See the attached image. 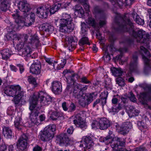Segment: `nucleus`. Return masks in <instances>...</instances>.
<instances>
[{
	"label": "nucleus",
	"mask_w": 151,
	"mask_h": 151,
	"mask_svg": "<svg viewBox=\"0 0 151 151\" xmlns=\"http://www.w3.org/2000/svg\"><path fill=\"white\" fill-rule=\"evenodd\" d=\"M115 22L117 26V28H115L116 31L127 32L135 39L138 42L142 43L144 46L148 47L149 43V35L142 30L135 31L134 30L133 23L129 19L122 17L118 15L115 18Z\"/></svg>",
	"instance_id": "nucleus-1"
},
{
	"label": "nucleus",
	"mask_w": 151,
	"mask_h": 151,
	"mask_svg": "<svg viewBox=\"0 0 151 151\" xmlns=\"http://www.w3.org/2000/svg\"><path fill=\"white\" fill-rule=\"evenodd\" d=\"M12 16L15 19V24L14 25V29L16 30L19 29L24 26H29L34 22L28 18L26 19L27 17L20 16L19 12L12 14Z\"/></svg>",
	"instance_id": "nucleus-2"
},
{
	"label": "nucleus",
	"mask_w": 151,
	"mask_h": 151,
	"mask_svg": "<svg viewBox=\"0 0 151 151\" xmlns=\"http://www.w3.org/2000/svg\"><path fill=\"white\" fill-rule=\"evenodd\" d=\"M37 102V98L35 95H33L30 100V105L29 109L31 111V112L29 113V119L33 123L37 119L39 114L40 113V109L35 108Z\"/></svg>",
	"instance_id": "nucleus-3"
},
{
	"label": "nucleus",
	"mask_w": 151,
	"mask_h": 151,
	"mask_svg": "<svg viewBox=\"0 0 151 151\" xmlns=\"http://www.w3.org/2000/svg\"><path fill=\"white\" fill-rule=\"evenodd\" d=\"M56 130V127L54 124L49 125L44 128L40 134V138L44 142L48 141L54 137V132Z\"/></svg>",
	"instance_id": "nucleus-4"
},
{
	"label": "nucleus",
	"mask_w": 151,
	"mask_h": 151,
	"mask_svg": "<svg viewBox=\"0 0 151 151\" xmlns=\"http://www.w3.org/2000/svg\"><path fill=\"white\" fill-rule=\"evenodd\" d=\"M146 92L141 93L140 96V99L143 104L147 106V108L151 110V86L145 85L144 87Z\"/></svg>",
	"instance_id": "nucleus-5"
},
{
	"label": "nucleus",
	"mask_w": 151,
	"mask_h": 151,
	"mask_svg": "<svg viewBox=\"0 0 151 151\" xmlns=\"http://www.w3.org/2000/svg\"><path fill=\"white\" fill-rule=\"evenodd\" d=\"M139 52L142 55V58L144 60L145 63L144 72L147 74L151 70V61L146 58L147 57H149L150 56V52L147 50L143 46L140 47Z\"/></svg>",
	"instance_id": "nucleus-6"
},
{
	"label": "nucleus",
	"mask_w": 151,
	"mask_h": 151,
	"mask_svg": "<svg viewBox=\"0 0 151 151\" xmlns=\"http://www.w3.org/2000/svg\"><path fill=\"white\" fill-rule=\"evenodd\" d=\"M97 95L96 92L85 93L78 101V103L82 107H86L96 99Z\"/></svg>",
	"instance_id": "nucleus-7"
},
{
	"label": "nucleus",
	"mask_w": 151,
	"mask_h": 151,
	"mask_svg": "<svg viewBox=\"0 0 151 151\" xmlns=\"http://www.w3.org/2000/svg\"><path fill=\"white\" fill-rule=\"evenodd\" d=\"M60 31L62 32L69 33L73 30L74 24L70 21L61 19L60 20Z\"/></svg>",
	"instance_id": "nucleus-8"
},
{
	"label": "nucleus",
	"mask_w": 151,
	"mask_h": 151,
	"mask_svg": "<svg viewBox=\"0 0 151 151\" xmlns=\"http://www.w3.org/2000/svg\"><path fill=\"white\" fill-rule=\"evenodd\" d=\"M30 136L28 134H23L20 137L17 143V148L23 150L27 149L28 142L29 141Z\"/></svg>",
	"instance_id": "nucleus-9"
},
{
	"label": "nucleus",
	"mask_w": 151,
	"mask_h": 151,
	"mask_svg": "<svg viewBox=\"0 0 151 151\" xmlns=\"http://www.w3.org/2000/svg\"><path fill=\"white\" fill-rule=\"evenodd\" d=\"M19 1L17 6L18 9L23 12V16L27 17L28 15L27 13L31 9L29 4L26 0H17Z\"/></svg>",
	"instance_id": "nucleus-10"
},
{
	"label": "nucleus",
	"mask_w": 151,
	"mask_h": 151,
	"mask_svg": "<svg viewBox=\"0 0 151 151\" xmlns=\"http://www.w3.org/2000/svg\"><path fill=\"white\" fill-rule=\"evenodd\" d=\"M112 141L111 146L114 150L116 151H120L119 147L124 146L125 143V141L124 139L117 136L114 137Z\"/></svg>",
	"instance_id": "nucleus-11"
},
{
	"label": "nucleus",
	"mask_w": 151,
	"mask_h": 151,
	"mask_svg": "<svg viewBox=\"0 0 151 151\" xmlns=\"http://www.w3.org/2000/svg\"><path fill=\"white\" fill-rule=\"evenodd\" d=\"M35 95L37 97L38 100V98H40V103L42 105H48L52 102V98L49 95H47L42 91L40 92L37 95Z\"/></svg>",
	"instance_id": "nucleus-12"
},
{
	"label": "nucleus",
	"mask_w": 151,
	"mask_h": 151,
	"mask_svg": "<svg viewBox=\"0 0 151 151\" xmlns=\"http://www.w3.org/2000/svg\"><path fill=\"white\" fill-rule=\"evenodd\" d=\"M21 89V87L19 85L8 86L4 88V93L8 96L13 97L15 94H18Z\"/></svg>",
	"instance_id": "nucleus-13"
},
{
	"label": "nucleus",
	"mask_w": 151,
	"mask_h": 151,
	"mask_svg": "<svg viewBox=\"0 0 151 151\" xmlns=\"http://www.w3.org/2000/svg\"><path fill=\"white\" fill-rule=\"evenodd\" d=\"M79 146L81 147H83L84 151L89 149L93 146V143L91 138L89 136H85L83 137Z\"/></svg>",
	"instance_id": "nucleus-14"
},
{
	"label": "nucleus",
	"mask_w": 151,
	"mask_h": 151,
	"mask_svg": "<svg viewBox=\"0 0 151 151\" xmlns=\"http://www.w3.org/2000/svg\"><path fill=\"white\" fill-rule=\"evenodd\" d=\"M80 85L79 84L75 83H73V89L72 91V96L78 101L85 94L79 89Z\"/></svg>",
	"instance_id": "nucleus-15"
},
{
	"label": "nucleus",
	"mask_w": 151,
	"mask_h": 151,
	"mask_svg": "<svg viewBox=\"0 0 151 151\" xmlns=\"http://www.w3.org/2000/svg\"><path fill=\"white\" fill-rule=\"evenodd\" d=\"M115 48L112 44L108 46L106 48L105 47H103V50L104 51V55L103 58L105 61L107 62L109 61L111 59L108 50L111 52L113 51H115Z\"/></svg>",
	"instance_id": "nucleus-16"
},
{
	"label": "nucleus",
	"mask_w": 151,
	"mask_h": 151,
	"mask_svg": "<svg viewBox=\"0 0 151 151\" xmlns=\"http://www.w3.org/2000/svg\"><path fill=\"white\" fill-rule=\"evenodd\" d=\"M49 12L48 7L40 6L37 8L36 13L37 16L40 18H46L47 17Z\"/></svg>",
	"instance_id": "nucleus-17"
},
{
	"label": "nucleus",
	"mask_w": 151,
	"mask_h": 151,
	"mask_svg": "<svg viewBox=\"0 0 151 151\" xmlns=\"http://www.w3.org/2000/svg\"><path fill=\"white\" fill-rule=\"evenodd\" d=\"M41 65L40 62L37 61L33 63L30 67V72L35 75H39L41 73Z\"/></svg>",
	"instance_id": "nucleus-18"
},
{
	"label": "nucleus",
	"mask_w": 151,
	"mask_h": 151,
	"mask_svg": "<svg viewBox=\"0 0 151 151\" xmlns=\"http://www.w3.org/2000/svg\"><path fill=\"white\" fill-rule=\"evenodd\" d=\"M138 59L137 56L136 54L133 55L132 58L130 63L129 69L130 71L128 73V75L130 76L132 72L136 70L137 68Z\"/></svg>",
	"instance_id": "nucleus-19"
},
{
	"label": "nucleus",
	"mask_w": 151,
	"mask_h": 151,
	"mask_svg": "<svg viewBox=\"0 0 151 151\" xmlns=\"http://www.w3.org/2000/svg\"><path fill=\"white\" fill-rule=\"evenodd\" d=\"M57 140L60 143H63L65 145L70 144V140L67 134L66 133L61 134L57 137Z\"/></svg>",
	"instance_id": "nucleus-20"
},
{
	"label": "nucleus",
	"mask_w": 151,
	"mask_h": 151,
	"mask_svg": "<svg viewBox=\"0 0 151 151\" xmlns=\"http://www.w3.org/2000/svg\"><path fill=\"white\" fill-rule=\"evenodd\" d=\"M52 90L56 95H58L62 91V87L61 83L59 82L54 81L53 82Z\"/></svg>",
	"instance_id": "nucleus-21"
},
{
	"label": "nucleus",
	"mask_w": 151,
	"mask_h": 151,
	"mask_svg": "<svg viewBox=\"0 0 151 151\" xmlns=\"http://www.w3.org/2000/svg\"><path fill=\"white\" fill-rule=\"evenodd\" d=\"M99 128L101 130L106 129L110 126L109 120L105 117L101 118L99 121Z\"/></svg>",
	"instance_id": "nucleus-22"
},
{
	"label": "nucleus",
	"mask_w": 151,
	"mask_h": 151,
	"mask_svg": "<svg viewBox=\"0 0 151 151\" xmlns=\"http://www.w3.org/2000/svg\"><path fill=\"white\" fill-rule=\"evenodd\" d=\"M32 52V50L29 46L27 45H25L24 47L22 49L20 52V55L23 57H31L30 54Z\"/></svg>",
	"instance_id": "nucleus-23"
},
{
	"label": "nucleus",
	"mask_w": 151,
	"mask_h": 151,
	"mask_svg": "<svg viewBox=\"0 0 151 151\" xmlns=\"http://www.w3.org/2000/svg\"><path fill=\"white\" fill-rule=\"evenodd\" d=\"M132 126L131 124L129 122L124 123L122 125L120 128V131L121 134L123 135L127 133L129 130L132 128Z\"/></svg>",
	"instance_id": "nucleus-24"
},
{
	"label": "nucleus",
	"mask_w": 151,
	"mask_h": 151,
	"mask_svg": "<svg viewBox=\"0 0 151 151\" xmlns=\"http://www.w3.org/2000/svg\"><path fill=\"white\" fill-rule=\"evenodd\" d=\"M131 17L133 18L134 21L138 24L143 25L144 24V20L141 19L137 13L133 11L131 14Z\"/></svg>",
	"instance_id": "nucleus-25"
},
{
	"label": "nucleus",
	"mask_w": 151,
	"mask_h": 151,
	"mask_svg": "<svg viewBox=\"0 0 151 151\" xmlns=\"http://www.w3.org/2000/svg\"><path fill=\"white\" fill-rule=\"evenodd\" d=\"M24 93L23 90L22 89L19 92L18 94L17 93L14 95V97L12 101L14 104H17L19 103L21 99L24 96Z\"/></svg>",
	"instance_id": "nucleus-26"
},
{
	"label": "nucleus",
	"mask_w": 151,
	"mask_h": 151,
	"mask_svg": "<svg viewBox=\"0 0 151 151\" xmlns=\"http://www.w3.org/2000/svg\"><path fill=\"white\" fill-rule=\"evenodd\" d=\"M68 46L69 47V48L70 47L73 49L75 48L77 45V43L78 40L76 37H70L68 38ZM69 50L70 49L69 48Z\"/></svg>",
	"instance_id": "nucleus-27"
},
{
	"label": "nucleus",
	"mask_w": 151,
	"mask_h": 151,
	"mask_svg": "<svg viewBox=\"0 0 151 151\" xmlns=\"http://www.w3.org/2000/svg\"><path fill=\"white\" fill-rule=\"evenodd\" d=\"M10 0H3L0 5V13L1 11L5 12L9 6Z\"/></svg>",
	"instance_id": "nucleus-28"
},
{
	"label": "nucleus",
	"mask_w": 151,
	"mask_h": 151,
	"mask_svg": "<svg viewBox=\"0 0 151 151\" xmlns=\"http://www.w3.org/2000/svg\"><path fill=\"white\" fill-rule=\"evenodd\" d=\"M16 37V39L17 40L20 42H23V43H25L28 40V36L26 34H17L15 35Z\"/></svg>",
	"instance_id": "nucleus-29"
},
{
	"label": "nucleus",
	"mask_w": 151,
	"mask_h": 151,
	"mask_svg": "<svg viewBox=\"0 0 151 151\" xmlns=\"http://www.w3.org/2000/svg\"><path fill=\"white\" fill-rule=\"evenodd\" d=\"M3 133L4 136L7 138H11L12 136V132L10 128L4 127L3 128Z\"/></svg>",
	"instance_id": "nucleus-30"
},
{
	"label": "nucleus",
	"mask_w": 151,
	"mask_h": 151,
	"mask_svg": "<svg viewBox=\"0 0 151 151\" xmlns=\"http://www.w3.org/2000/svg\"><path fill=\"white\" fill-rule=\"evenodd\" d=\"M53 27L47 23L42 24L41 29L43 31L52 32L53 30Z\"/></svg>",
	"instance_id": "nucleus-31"
},
{
	"label": "nucleus",
	"mask_w": 151,
	"mask_h": 151,
	"mask_svg": "<svg viewBox=\"0 0 151 151\" xmlns=\"http://www.w3.org/2000/svg\"><path fill=\"white\" fill-rule=\"evenodd\" d=\"M50 117L53 120H56L60 116V114L58 112L50 110L49 112Z\"/></svg>",
	"instance_id": "nucleus-32"
},
{
	"label": "nucleus",
	"mask_w": 151,
	"mask_h": 151,
	"mask_svg": "<svg viewBox=\"0 0 151 151\" xmlns=\"http://www.w3.org/2000/svg\"><path fill=\"white\" fill-rule=\"evenodd\" d=\"M112 74L115 76H118L122 75L123 71L120 68H113L111 69Z\"/></svg>",
	"instance_id": "nucleus-33"
},
{
	"label": "nucleus",
	"mask_w": 151,
	"mask_h": 151,
	"mask_svg": "<svg viewBox=\"0 0 151 151\" xmlns=\"http://www.w3.org/2000/svg\"><path fill=\"white\" fill-rule=\"evenodd\" d=\"M78 44L80 46H82L85 45H90V44L88 39L86 36H83L79 40Z\"/></svg>",
	"instance_id": "nucleus-34"
},
{
	"label": "nucleus",
	"mask_w": 151,
	"mask_h": 151,
	"mask_svg": "<svg viewBox=\"0 0 151 151\" xmlns=\"http://www.w3.org/2000/svg\"><path fill=\"white\" fill-rule=\"evenodd\" d=\"M1 54L3 59H7L11 55L10 52L8 49H4L1 51Z\"/></svg>",
	"instance_id": "nucleus-35"
},
{
	"label": "nucleus",
	"mask_w": 151,
	"mask_h": 151,
	"mask_svg": "<svg viewBox=\"0 0 151 151\" xmlns=\"http://www.w3.org/2000/svg\"><path fill=\"white\" fill-rule=\"evenodd\" d=\"M61 6V4L58 3L52 6L50 9L49 11L50 14H53L57 11L60 8Z\"/></svg>",
	"instance_id": "nucleus-36"
},
{
	"label": "nucleus",
	"mask_w": 151,
	"mask_h": 151,
	"mask_svg": "<svg viewBox=\"0 0 151 151\" xmlns=\"http://www.w3.org/2000/svg\"><path fill=\"white\" fill-rule=\"evenodd\" d=\"M75 1H77L78 3H80L83 6L84 9L86 11H88L89 10V6L87 3V0H74Z\"/></svg>",
	"instance_id": "nucleus-37"
},
{
	"label": "nucleus",
	"mask_w": 151,
	"mask_h": 151,
	"mask_svg": "<svg viewBox=\"0 0 151 151\" xmlns=\"http://www.w3.org/2000/svg\"><path fill=\"white\" fill-rule=\"evenodd\" d=\"M116 84L119 86L122 87L124 86L125 84V80L121 77H118L116 79Z\"/></svg>",
	"instance_id": "nucleus-38"
},
{
	"label": "nucleus",
	"mask_w": 151,
	"mask_h": 151,
	"mask_svg": "<svg viewBox=\"0 0 151 151\" xmlns=\"http://www.w3.org/2000/svg\"><path fill=\"white\" fill-rule=\"evenodd\" d=\"M130 110L129 112V116L130 115H131V117L132 116H136L138 115L139 113V111L135 109L133 107H130Z\"/></svg>",
	"instance_id": "nucleus-39"
},
{
	"label": "nucleus",
	"mask_w": 151,
	"mask_h": 151,
	"mask_svg": "<svg viewBox=\"0 0 151 151\" xmlns=\"http://www.w3.org/2000/svg\"><path fill=\"white\" fill-rule=\"evenodd\" d=\"M104 87L107 89H111V83L110 78H107L105 79L104 80Z\"/></svg>",
	"instance_id": "nucleus-40"
},
{
	"label": "nucleus",
	"mask_w": 151,
	"mask_h": 151,
	"mask_svg": "<svg viewBox=\"0 0 151 151\" xmlns=\"http://www.w3.org/2000/svg\"><path fill=\"white\" fill-rule=\"evenodd\" d=\"M81 32L82 36H86L87 35L86 26L85 23H82L81 24Z\"/></svg>",
	"instance_id": "nucleus-41"
},
{
	"label": "nucleus",
	"mask_w": 151,
	"mask_h": 151,
	"mask_svg": "<svg viewBox=\"0 0 151 151\" xmlns=\"http://www.w3.org/2000/svg\"><path fill=\"white\" fill-rule=\"evenodd\" d=\"M75 12H77L78 14H80L81 16L84 14V12L82 7L78 5L75 6L74 8Z\"/></svg>",
	"instance_id": "nucleus-42"
},
{
	"label": "nucleus",
	"mask_w": 151,
	"mask_h": 151,
	"mask_svg": "<svg viewBox=\"0 0 151 151\" xmlns=\"http://www.w3.org/2000/svg\"><path fill=\"white\" fill-rule=\"evenodd\" d=\"M73 122L74 124L76 125H77L78 123L82 122V118L80 116V114H79L76 115L74 118Z\"/></svg>",
	"instance_id": "nucleus-43"
},
{
	"label": "nucleus",
	"mask_w": 151,
	"mask_h": 151,
	"mask_svg": "<svg viewBox=\"0 0 151 151\" xmlns=\"http://www.w3.org/2000/svg\"><path fill=\"white\" fill-rule=\"evenodd\" d=\"M39 41L38 36L36 35L32 36L31 39V43L34 44L36 46L38 45L39 43Z\"/></svg>",
	"instance_id": "nucleus-44"
},
{
	"label": "nucleus",
	"mask_w": 151,
	"mask_h": 151,
	"mask_svg": "<svg viewBox=\"0 0 151 151\" xmlns=\"http://www.w3.org/2000/svg\"><path fill=\"white\" fill-rule=\"evenodd\" d=\"M39 119H38L37 118V119L35 120L34 124H36L37 125H39L41 123V122L45 120V116L44 114H41L39 117Z\"/></svg>",
	"instance_id": "nucleus-45"
},
{
	"label": "nucleus",
	"mask_w": 151,
	"mask_h": 151,
	"mask_svg": "<svg viewBox=\"0 0 151 151\" xmlns=\"http://www.w3.org/2000/svg\"><path fill=\"white\" fill-rule=\"evenodd\" d=\"M86 23L90 26L95 27L96 26V22L93 18L89 17L86 21Z\"/></svg>",
	"instance_id": "nucleus-46"
},
{
	"label": "nucleus",
	"mask_w": 151,
	"mask_h": 151,
	"mask_svg": "<svg viewBox=\"0 0 151 151\" xmlns=\"http://www.w3.org/2000/svg\"><path fill=\"white\" fill-rule=\"evenodd\" d=\"M21 118L20 117H18L17 118L16 120L14 122L15 127L18 129H21Z\"/></svg>",
	"instance_id": "nucleus-47"
},
{
	"label": "nucleus",
	"mask_w": 151,
	"mask_h": 151,
	"mask_svg": "<svg viewBox=\"0 0 151 151\" xmlns=\"http://www.w3.org/2000/svg\"><path fill=\"white\" fill-rule=\"evenodd\" d=\"M23 42H20L19 41L17 44L15 48L18 51H20V52L22 50V49L24 47L25 45H27V44L23 43Z\"/></svg>",
	"instance_id": "nucleus-48"
},
{
	"label": "nucleus",
	"mask_w": 151,
	"mask_h": 151,
	"mask_svg": "<svg viewBox=\"0 0 151 151\" xmlns=\"http://www.w3.org/2000/svg\"><path fill=\"white\" fill-rule=\"evenodd\" d=\"M93 12L95 14H100L103 13V11L99 6H96L94 7Z\"/></svg>",
	"instance_id": "nucleus-49"
},
{
	"label": "nucleus",
	"mask_w": 151,
	"mask_h": 151,
	"mask_svg": "<svg viewBox=\"0 0 151 151\" xmlns=\"http://www.w3.org/2000/svg\"><path fill=\"white\" fill-rule=\"evenodd\" d=\"M27 80L30 83L34 85L37 84L35 78L32 76H29L27 77Z\"/></svg>",
	"instance_id": "nucleus-50"
},
{
	"label": "nucleus",
	"mask_w": 151,
	"mask_h": 151,
	"mask_svg": "<svg viewBox=\"0 0 151 151\" xmlns=\"http://www.w3.org/2000/svg\"><path fill=\"white\" fill-rule=\"evenodd\" d=\"M77 127L80 128L83 130L86 129L87 126L86 123L83 121L78 123L77 125H76Z\"/></svg>",
	"instance_id": "nucleus-51"
},
{
	"label": "nucleus",
	"mask_w": 151,
	"mask_h": 151,
	"mask_svg": "<svg viewBox=\"0 0 151 151\" xmlns=\"http://www.w3.org/2000/svg\"><path fill=\"white\" fill-rule=\"evenodd\" d=\"M13 32H11L7 33L6 37L7 39L8 40H10L11 39H16V37H14L15 35H17V34H13Z\"/></svg>",
	"instance_id": "nucleus-52"
},
{
	"label": "nucleus",
	"mask_w": 151,
	"mask_h": 151,
	"mask_svg": "<svg viewBox=\"0 0 151 151\" xmlns=\"http://www.w3.org/2000/svg\"><path fill=\"white\" fill-rule=\"evenodd\" d=\"M62 19H65L66 20L70 21V22H72V19L71 18L70 15L66 13H63L62 14Z\"/></svg>",
	"instance_id": "nucleus-53"
},
{
	"label": "nucleus",
	"mask_w": 151,
	"mask_h": 151,
	"mask_svg": "<svg viewBox=\"0 0 151 151\" xmlns=\"http://www.w3.org/2000/svg\"><path fill=\"white\" fill-rule=\"evenodd\" d=\"M119 51L120 52V55H119L117 56L116 57V58H117V59L119 60H121L122 57L123 55L122 52H127V49L126 48L120 49H119Z\"/></svg>",
	"instance_id": "nucleus-54"
},
{
	"label": "nucleus",
	"mask_w": 151,
	"mask_h": 151,
	"mask_svg": "<svg viewBox=\"0 0 151 151\" xmlns=\"http://www.w3.org/2000/svg\"><path fill=\"white\" fill-rule=\"evenodd\" d=\"M128 96L129 98L131 101L133 102L136 101L137 99L132 92H130L129 93Z\"/></svg>",
	"instance_id": "nucleus-55"
},
{
	"label": "nucleus",
	"mask_w": 151,
	"mask_h": 151,
	"mask_svg": "<svg viewBox=\"0 0 151 151\" xmlns=\"http://www.w3.org/2000/svg\"><path fill=\"white\" fill-rule=\"evenodd\" d=\"M76 106L73 103H71L68 108V112H72L74 111L76 109Z\"/></svg>",
	"instance_id": "nucleus-56"
},
{
	"label": "nucleus",
	"mask_w": 151,
	"mask_h": 151,
	"mask_svg": "<svg viewBox=\"0 0 151 151\" xmlns=\"http://www.w3.org/2000/svg\"><path fill=\"white\" fill-rule=\"evenodd\" d=\"M122 107L120 104H119L117 107H112L111 109L112 112H117L121 109Z\"/></svg>",
	"instance_id": "nucleus-57"
},
{
	"label": "nucleus",
	"mask_w": 151,
	"mask_h": 151,
	"mask_svg": "<svg viewBox=\"0 0 151 151\" xmlns=\"http://www.w3.org/2000/svg\"><path fill=\"white\" fill-rule=\"evenodd\" d=\"M108 94H107L105 96H101L100 98V102L101 104L103 106L105 105L106 102V99L107 97Z\"/></svg>",
	"instance_id": "nucleus-58"
},
{
	"label": "nucleus",
	"mask_w": 151,
	"mask_h": 151,
	"mask_svg": "<svg viewBox=\"0 0 151 151\" xmlns=\"http://www.w3.org/2000/svg\"><path fill=\"white\" fill-rule=\"evenodd\" d=\"M106 16L104 15L102 17H101L100 19V22H99V24L101 26H103L106 24Z\"/></svg>",
	"instance_id": "nucleus-59"
},
{
	"label": "nucleus",
	"mask_w": 151,
	"mask_h": 151,
	"mask_svg": "<svg viewBox=\"0 0 151 151\" xmlns=\"http://www.w3.org/2000/svg\"><path fill=\"white\" fill-rule=\"evenodd\" d=\"M92 128H99V122H98L97 121H93L91 124Z\"/></svg>",
	"instance_id": "nucleus-60"
},
{
	"label": "nucleus",
	"mask_w": 151,
	"mask_h": 151,
	"mask_svg": "<svg viewBox=\"0 0 151 151\" xmlns=\"http://www.w3.org/2000/svg\"><path fill=\"white\" fill-rule=\"evenodd\" d=\"M81 82L87 84L90 83L91 84V82L88 81L87 80V78L85 76H83L81 78Z\"/></svg>",
	"instance_id": "nucleus-61"
},
{
	"label": "nucleus",
	"mask_w": 151,
	"mask_h": 151,
	"mask_svg": "<svg viewBox=\"0 0 151 151\" xmlns=\"http://www.w3.org/2000/svg\"><path fill=\"white\" fill-rule=\"evenodd\" d=\"M17 66L19 69L20 73H22L24 70V66L20 64H17Z\"/></svg>",
	"instance_id": "nucleus-62"
},
{
	"label": "nucleus",
	"mask_w": 151,
	"mask_h": 151,
	"mask_svg": "<svg viewBox=\"0 0 151 151\" xmlns=\"http://www.w3.org/2000/svg\"><path fill=\"white\" fill-rule=\"evenodd\" d=\"M80 87L79 88V90L81 92H83V91H85L86 90L88 87V86L87 85H83V87H82V85L81 84H79Z\"/></svg>",
	"instance_id": "nucleus-63"
},
{
	"label": "nucleus",
	"mask_w": 151,
	"mask_h": 151,
	"mask_svg": "<svg viewBox=\"0 0 151 151\" xmlns=\"http://www.w3.org/2000/svg\"><path fill=\"white\" fill-rule=\"evenodd\" d=\"M33 151H42V148L38 145L35 146L33 149Z\"/></svg>",
	"instance_id": "nucleus-64"
}]
</instances>
